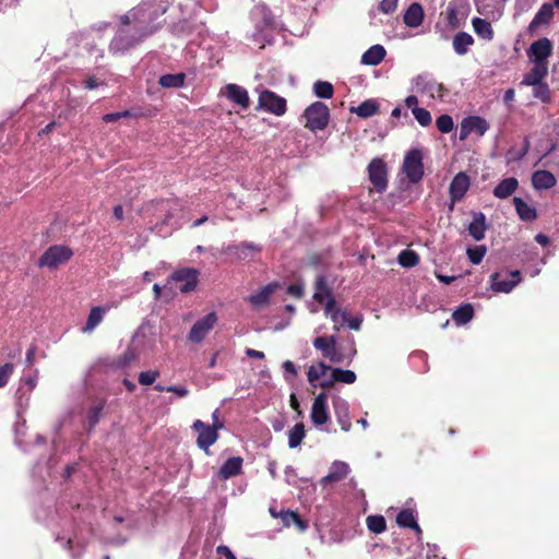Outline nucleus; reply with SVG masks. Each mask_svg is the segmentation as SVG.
<instances>
[{"mask_svg":"<svg viewBox=\"0 0 559 559\" xmlns=\"http://www.w3.org/2000/svg\"><path fill=\"white\" fill-rule=\"evenodd\" d=\"M532 86H533V96L535 98L542 100L545 104L550 102V99H551L550 90H549V86L547 83L540 82L537 85H532Z\"/></svg>","mask_w":559,"mask_h":559,"instance_id":"obj_49","label":"nucleus"},{"mask_svg":"<svg viewBox=\"0 0 559 559\" xmlns=\"http://www.w3.org/2000/svg\"><path fill=\"white\" fill-rule=\"evenodd\" d=\"M198 274L199 272L194 269L190 267H183L180 270L175 271L170 275L171 282H182L183 284L180 286V292L182 293H189L194 290L198 284Z\"/></svg>","mask_w":559,"mask_h":559,"instance_id":"obj_13","label":"nucleus"},{"mask_svg":"<svg viewBox=\"0 0 559 559\" xmlns=\"http://www.w3.org/2000/svg\"><path fill=\"white\" fill-rule=\"evenodd\" d=\"M192 429L198 433V447L201 450H203L206 454H209L210 447L213 445L218 439L219 426H210L209 424H205L202 420L197 419L192 425Z\"/></svg>","mask_w":559,"mask_h":559,"instance_id":"obj_6","label":"nucleus"},{"mask_svg":"<svg viewBox=\"0 0 559 559\" xmlns=\"http://www.w3.org/2000/svg\"><path fill=\"white\" fill-rule=\"evenodd\" d=\"M519 187V181L514 177L501 180L493 189L492 193L497 199H507L512 195Z\"/></svg>","mask_w":559,"mask_h":559,"instance_id":"obj_30","label":"nucleus"},{"mask_svg":"<svg viewBox=\"0 0 559 559\" xmlns=\"http://www.w3.org/2000/svg\"><path fill=\"white\" fill-rule=\"evenodd\" d=\"M362 321H364V318L361 314L355 316L353 318L348 314L345 324H347V326L350 330L359 331L361 328Z\"/></svg>","mask_w":559,"mask_h":559,"instance_id":"obj_61","label":"nucleus"},{"mask_svg":"<svg viewBox=\"0 0 559 559\" xmlns=\"http://www.w3.org/2000/svg\"><path fill=\"white\" fill-rule=\"evenodd\" d=\"M471 187V178L464 173H457L451 180L449 186V197L453 201H462Z\"/></svg>","mask_w":559,"mask_h":559,"instance_id":"obj_14","label":"nucleus"},{"mask_svg":"<svg viewBox=\"0 0 559 559\" xmlns=\"http://www.w3.org/2000/svg\"><path fill=\"white\" fill-rule=\"evenodd\" d=\"M13 373V365L4 364L0 367V388L8 384L11 374Z\"/></svg>","mask_w":559,"mask_h":559,"instance_id":"obj_55","label":"nucleus"},{"mask_svg":"<svg viewBox=\"0 0 559 559\" xmlns=\"http://www.w3.org/2000/svg\"><path fill=\"white\" fill-rule=\"evenodd\" d=\"M473 27L477 36L480 38L491 40L493 37V29L491 24L480 17H474L472 21Z\"/></svg>","mask_w":559,"mask_h":559,"instance_id":"obj_39","label":"nucleus"},{"mask_svg":"<svg viewBox=\"0 0 559 559\" xmlns=\"http://www.w3.org/2000/svg\"><path fill=\"white\" fill-rule=\"evenodd\" d=\"M106 309L103 307H93L83 328L84 332H92L104 319Z\"/></svg>","mask_w":559,"mask_h":559,"instance_id":"obj_40","label":"nucleus"},{"mask_svg":"<svg viewBox=\"0 0 559 559\" xmlns=\"http://www.w3.org/2000/svg\"><path fill=\"white\" fill-rule=\"evenodd\" d=\"M368 177L379 193H382L386 190L388 167L383 159L377 157L369 163Z\"/></svg>","mask_w":559,"mask_h":559,"instance_id":"obj_8","label":"nucleus"},{"mask_svg":"<svg viewBox=\"0 0 559 559\" xmlns=\"http://www.w3.org/2000/svg\"><path fill=\"white\" fill-rule=\"evenodd\" d=\"M397 2L399 0H382L379 10L384 14H390L396 10Z\"/></svg>","mask_w":559,"mask_h":559,"instance_id":"obj_57","label":"nucleus"},{"mask_svg":"<svg viewBox=\"0 0 559 559\" xmlns=\"http://www.w3.org/2000/svg\"><path fill=\"white\" fill-rule=\"evenodd\" d=\"M333 408L337 423L343 431L348 432L352 427L349 405L344 399L336 396L333 400Z\"/></svg>","mask_w":559,"mask_h":559,"instance_id":"obj_17","label":"nucleus"},{"mask_svg":"<svg viewBox=\"0 0 559 559\" xmlns=\"http://www.w3.org/2000/svg\"><path fill=\"white\" fill-rule=\"evenodd\" d=\"M331 369H332V367H330L329 365H326L322 361L318 362L317 365L310 366L308 369V372H307L309 383L312 386L319 385V383H317V381L320 378L324 377L328 371H331Z\"/></svg>","mask_w":559,"mask_h":559,"instance_id":"obj_37","label":"nucleus"},{"mask_svg":"<svg viewBox=\"0 0 559 559\" xmlns=\"http://www.w3.org/2000/svg\"><path fill=\"white\" fill-rule=\"evenodd\" d=\"M313 92L317 97L329 99L333 96L334 88L330 82L326 81H317L313 84Z\"/></svg>","mask_w":559,"mask_h":559,"instance_id":"obj_45","label":"nucleus"},{"mask_svg":"<svg viewBox=\"0 0 559 559\" xmlns=\"http://www.w3.org/2000/svg\"><path fill=\"white\" fill-rule=\"evenodd\" d=\"M140 16V9L138 10V12H134L132 14L122 15L120 19V22L123 25L122 27L133 26L135 23H138Z\"/></svg>","mask_w":559,"mask_h":559,"instance_id":"obj_58","label":"nucleus"},{"mask_svg":"<svg viewBox=\"0 0 559 559\" xmlns=\"http://www.w3.org/2000/svg\"><path fill=\"white\" fill-rule=\"evenodd\" d=\"M102 85H104V82L96 76H90L83 81V86L86 90H94Z\"/></svg>","mask_w":559,"mask_h":559,"instance_id":"obj_63","label":"nucleus"},{"mask_svg":"<svg viewBox=\"0 0 559 559\" xmlns=\"http://www.w3.org/2000/svg\"><path fill=\"white\" fill-rule=\"evenodd\" d=\"M551 53L552 43L546 37L533 41L527 49L528 59L533 63L537 64L543 63L548 66V58L551 56Z\"/></svg>","mask_w":559,"mask_h":559,"instance_id":"obj_11","label":"nucleus"},{"mask_svg":"<svg viewBox=\"0 0 559 559\" xmlns=\"http://www.w3.org/2000/svg\"><path fill=\"white\" fill-rule=\"evenodd\" d=\"M386 51L382 45H373L361 56V63L366 66H378L385 57Z\"/></svg>","mask_w":559,"mask_h":559,"instance_id":"obj_32","label":"nucleus"},{"mask_svg":"<svg viewBox=\"0 0 559 559\" xmlns=\"http://www.w3.org/2000/svg\"><path fill=\"white\" fill-rule=\"evenodd\" d=\"M243 460L240 456L229 457L219 468L218 476L222 479H229L241 473Z\"/></svg>","mask_w":559,"mask_h":559,"instance_id":"obj_26","label":"nucleus"},{"mask_svg":"<svg viewBox=\"0 0 559 559\" xmlns=\"http://www.w3.org/2000/svg\"><path fill=\"white\" fill-rule=\"evenodd\" d=\"M280 515H281L284 526H286V527H289L290 525L294 524L293 521H296V512H294V511H289V510L281 511Z\"/></svg>","mask_w":559,"mask_h":559,"instance_id":"obj_62","label":"nucleus"},{"mask_svg":"<svg viewBox=\"0 0 559 559\" xmlns=\"http://www.w3.org/2000/svg\"><path fill=\"white\" fill-rule=\"evenodd\" d=\"M399 263L404 267L415 266L419 262V257L416 252L412 250H403L399 254Z\"/></svg>","mask_w":559,"mask_h":559,"instance_id":"obj_48","label":"nucleus"},{"mask_svg":"<svg viewBox=\"0 0 559 559\" xmlns=\"http://www.w3.org/2000/svg\"><path fill=\"white\" fill-rule=\"evenodd\" d=\"M447 17H448V23L451 26H453V27H457L459 26L457 10L451 3L447 8Z\"/></svg>","mask_w":559,"mask_h":559,"instance_id":"obj_60","label":"nucleus"},{"mask_svg":"<svg viewBox=\"0 0 559 559\" xmlns=\"http://www.w3.org/2000/svg\"><path fill=\"white\" fill-rule=\"evenodd\" d=\"M413 116L421 127H428L432 122L431 114L425 108L415 109Z\"/></svg>","mask_w":559,"mask_h":559,"instance_id":"obj_51","label":"nucleus"},{"mask_svg":"<svg viewBox=\"0 0 559 559\" xmlns=\"http://www.w3.org/2000/svg\"><path fill=\"white\" fill-rule=\"evenodd\" d=\"M278 282H272L262 287L258 293L252 294L248 297V301L253 307H263L269 305L270 297L280 287Z\"/></svg>","mask_w":559,"mask_h":559,"instance_id":"obj_23","label":"nucleus"},{"mask_svg":"<svg viewBox=\"0 0 559 559\" xmlns=\"http://www.w3.org/2000/svg\"><path fill=\"white\" fill-rule=\"evenodd\" d=\"M166 12L164 5L152 9L151 4H143L140 8L141 16L133 26L121 27L112 38L109 50L114 53H123L140 44L145 37L152 35L156 31V26L152 25L160 15Z\"/></svg>","mask_w":559,"mask_h":559,"instance_id":"obj_1","label":"nucleus"},{"mask_svg":"<svg viewBox=\"0 0 559 559\" xmlns=\"http://www.w3.org/2000/svg\"><path fill=\"white\" fill-rule=\"evenodd\" d=\"M547 75L548 66L534 63L533 68L524 75L522 84L528 86L537 85L538 83L544 82Z\"/></svg>","mask_w":559,"mask_h":559,"instance_id":"obj_29","label":"nucleus"},{"mask_svg":"<svg viewBox=\"0 0 559 559\" xmlns=\"http://www.w3.org/2000/svg\"><path fill=\"white\" fill-rule=\"evenodd\" d=\"M396 523L401 527L414 530L418 535L421 534V530L415 516V511L412 509L402 510L396 516Z\"/></svg>","mask_w":559,"mask_h":559,"instance_id":"obj_34","label":"nucleus"},{"mask_svg":"<svg viewBox=\"0 0 559 559\" xmlns=\"http://www.w3.org/2000/svg\"><path fill=\"white\" fill-rule=\"evenodd\" d=\"M403 173L412 183H418L424 177L423 153L419 148L409 150L403 160Z\"/></svg>","mask_w":559,"mask_h":559,"instance_id":"obj_4","label":"nucleus"},{"mask_svg":"<svg viewBox=\"0 0 559 559\" xmlns=\"http://www.w3.org/2000/svg\"><path fill=\"white\" fill-rule=\"evenodd\" d=\"M532 183L536 190L550 189L556 185V178L548 170H536L533 173Z\"/></svg>","mask_w":559,"mask_h":559,"instance_id":"obj_31","label":"nucleus"},{"mask_svg":"<svg viewBox=\"0 0 559 559\" xmlns=\"http://www.w3.org/2000/svg\"><path fill=\"white\" fill-rule=\"evenodd\" d=\"M259 108L276 116H282L286 111V99L265 90L259 95Z\"/></svg>","mask_w":559,"mask_h":559,"instance_id":"obj_10","label":"nucleus"},{"mask_svg":"<svg viewBox=\"0 0 559 559\" xmlns=\"http://www.w3.org/2000/svg\"><path fill=\"white\" fill-rule=\"evenodd\" d=\"M218 321L216 312L212 311L199 319L191 328L188 340L192 343H201L207 334L214 329Z\"/></svg>","mask_w":559,"mask_h":559,"instance_id":"obj_7","label":"nucleus"},{"mask_svg":"<svg viewBox=\"0 0 559 559\" xmlns=\"http://www.w3.org/2000/svg\"><path fill=\"white\" fill-rule=\"evenodd\" d=\"M474 308L471 304H462L452 314L457 325H464L472 320Z\"/></svg>","mask_w":559,"mask_h":559,"instance_id":"obj_38","label":"nucleus"},{"mask_svg":"<svg viewBox=\"0 0 559 559\" xmlns=\"http://www.w3.org/2000/svg\"><path fill=\"white\" fill-rule=\"evenodd\" d=\"M531 147L530 140L527 138L524 139L523 147L521 150L510 148L506 154L507 164L516 163L524 158V156L528 153Z\"/></svg>","mask_w":559,"mask_h":559,"instance_id":"obj_44","label":"nucleus"},{"mask_svg":"<svg viewBox=\"0 0 559 559\" xmlns=\"http://www.w3.org/2000/svg\"><path fill=\"white\" fill-rule=\"evenodd\" d=\"M513 204L519 217L524 222H532L537 217L536 209L521 198H513Z\"/></svg>","mask_w":559,"mask_h":559,"instance_id":"obj_33","label":"nucleus"},{"mask_svg":"<svg viewBox=\"0 0 559 559\" xmlns=\"http://www.w3.org/2000/svg\"><path fill=\"white\" fill-rule=\"evenodd\" d=\"M350 472L349 465L344 461H334L330 468L328 475L321 478V485L325 486L329 483H337L344 479Z\"/></svg>","mask_w":559,"mask_h":559,"instance_id":"obj_21","label":"nucleus"},{"mask_svg":"<svg viewBox=\"0 0 559 559\" xmlns=\"http://www.w3.org/2000/svg\"><path fill=\"white\" fill-rule=\"evenodd\" d=\"M552 17L554 5L549 2L544 3L528 24L527 32L534 34L540 26L548 25Z\"/></svg>","mask_w":559,"mask_h":559,"instance_id":"obj_18","label":"nucleus"},{"mask_svg":"<svg viewBox=\"0 0 559 559\" xmlns=\"http://www.w3.org/2000/svg\"><path fill=\"white\" fill-rule=\"evenodd\" d=\"M367 527L374 534H380L385 531L386 523L382 515H369L367 518Z\"/></svg>","mask_w":559,"mask_h":559,"instance_id":"obj_46","label":"nucleus"},{"mask_svg":"<svg viewBox=\"0 0 559 559\" xmlns=\"http://www.w3.org/2000/svg\"><path fill=\"white\" fill-rule=\"evenodd\" d=\"M472 222L468 225V234L475 241H480L485 238L487 230L486 216L483 212H472Z\"/></svg>","mask_w":559,"mask_h":559,"instance_id":"obj_22","label":"nucleus"},{"mask_svg":"<svg viewBox=\"0 0 559 559\" xmlns=\"http://www.w3.org/2000/svg\"><path fill=\"white\" fill-rule=\"evenodd\" d=\"M313 299L324 306L326 300L334 299L324 275H318L316 278Z\"/></svg>","mask_w":559,"mask_h":559,"instance_id":"obj_27","label":"nucleus"},{"mask_svg":"<svg viewBox=\"0 0 559 559\" xmlns=\"http://www.w3.org/2000/svg\"><path fill=\"white\" fill-rule=\"evenodd\" d=\"M306 437L305 426L298 423L288 431V445L290 449L297 448Z\"/></svg>","mask_w":559,"mask_h":559,"instance_id":"obj_42","label":"nucleus"},{"mask_svg":"<svg viewBox=\"0 0 559 559\" xmlns=\"http://www.w3.org/2000/svg\"><path fill=\"white\" fill-rule=\"evenodd\" d=\"M73 255V251L62 245L49 247L39 258L38 265L40 267L56 269L68 262Z\"/></svg>","mask_w":559,"mask_h":559,"instance_id":"obj_5","label":"nucleus"},{"mask_svg":"<svg viewBox=\"0 0 559 559\" xmlns=\"http://www.w3.org/2000/svg\"><path fill=\"white\" fill-rule=\"evenodd\" d=\"M224 94L230 102L237 104L242 109H247L249 107V95L247 90L242 86L229 83L224 87Z\"/></svg>","mask_w":559,"mask_h":559,"instance_id":"obj_19","label":"nucleus"},{"mask_svg":"<svg viewBox=\"0 0 559 559\" xmlns=\"http://www.w3.org/2000/svg\"><path fill=\"white\" fill-rule=\"evenodd\" d=\"M282 367H283L286 380H290L292 378L297 376V369L293 361L286 360L283 362Z\"/></svg>","mask_w":559,"mask_h":559,"instance_id":"obj_59","label":"nucleus"},{"mask_svg":"<svg viewBox=\"0 0 559 559\" xmlns=\"http://www.w3.org/2000/svg\"><path fill=\"white\" fill-rule=\"evenodd\" d=\"M403 21L405 25L412 28L420 26L424 21L423 7L417 2L412 3L405 11Z\"/></svg>","mask_w":559,"mask_h":559,"instance_id":"obj_28","label":"nucleus"},{"mask_svg":"<svg viewBox=\"0 0 559 559\" xmlns=\"http://www.w3.org/2000/svg\"><path fill=\"white\" fill-rule=\"evenodd\" d=\"M306 127L311 131L323 130L330 120V110L322 102H314L308 106L304 112Z\"/></svg>","mask_w":559,"mask_h":559,"instance_id":"obj_3","label":"nucleus"},{"mask_svg":"<svg viewBox=\"0 0 559 559\" xmlns=\"http://www.w3.org/2000/svg\"><path fill=\"white\" fill-rule=\"evenodd\" d=\"M225 251L235 255L240 261H249L257 252L261 251V247L253 242L243 241L239 245H229Z\"/></svg>","mask_w":559,"mask_h":559,"instance_id":"obj_16","label":"nucleus"},{"mask_svg":"<svg viewBox=\"0 0 559 559\" xmlns=\"http://www.w3.org/2000/svg\"><path fill=\"white\" fill-rule=\"evenodd\" d=\"M436 126L441 133H450L454 128V122L452 117L445 114L437 118Z\"/></svg>","mask_w":559,"mask_h":559,"instance_id":"obj_50","label":"nucleus"},{"mask_svg":"<svg viewBox=\"0 0 559 559\" xmlns=\"http://www.w3.org/2000/svg\"><path fill=\"white\" fill-rule=\"evenodd\" d=\"M324 312L334 323V330L340 331V329L345 325L348 312L342 310L336 307L335 299L326 300Z\"/></svg>","mask_w":559,"mask_h":559,"instance_id":"obj_24","label":"nucleus"},{"mask_svg":"<svg viewBox=\"0 0 559 559\" xmlns=\"http://www.w3.org/2000/svg\"><path fill=\"white\" fill-rule=\"evenodd\" d=\"M158 377L159 372L157 370L142 371L139 374V382L142 385H150L153 384Z\"/></svg>","mask_w":559,"mask_h":559,"instance_id":"obj_53","label":"nucleus"},{"mask_svg":"<svg viewBox=\"0 0 559 559\" xmlns=\"http://www.w3.org/2000/svg\"><path fill=\"white\" fill-rule=\"evenodd\" d=\"M216 552L219 556L225 557L226 559H237L236 556L234 555V552L229 549V547H227L225 545H219L216 548Z\"/></svg>","mask_w":559,"mask_h":559,"instance_id":"obj_64","label":"nucleus"},{"mask_svg":"<svg viewBox=\"0 0 559 559\" xmlns=\"http://www.w3.org/2000/svg\"><path fill=\"white\" fill-rule=\"evenodd\" d=\"M507 0H475V5L479 14L485 16H500L503 3Z\"/></svg>","mask_w":559,"mask_h":559,"instance_id":"obj_25","label":"nucleus"},{"mask_svg":"<svg viewBox=\"0 0 559 559\" xmlns=\"http://www.w3.org/2000/svg\"><path fill=\"white\" fill-rule=\"evenodd\" d=\"M521 280V272L518 270L508 273L506 278H502L501 273L495 272L490 275V287L496 293L509 294L520 284Z\"/></svg>","mask_w":559,"mask_h":559,"instance_id":"obj_9","label":"nucleus"},{"mask_svg":"<svg viewBox=\"0 0 559 559\" xmlns=\"http://www.w3.org/2000/svg\"><path fill=\"white\" fill-rule=\"evenodd\" d=\"M411 84V90L413 92L420 95H427L431 99H441L445 92L443 84L437 82L430 73L418 74L412 80Z\"/></svg>","mask_w":559,"mask_h":559,"instance_id":"obj_2","label":"nucleus"},{"mask_svg":"<svg viewBox=\"0 0 559 559\" xmlns=\"http://www.w3.org/2000/svg\"><path fill=\"white\" fill-rule=\"evenodd\" d=\"M354 111L358 117L369 118L379 111V105L374 99H367L354 108Z\"/></svg>","mask_w":559,"mask_h":559,"instance_id":"obj_41","label":"nucleus"},{"mask_svg":"<svg viewBox=\"0 0 559 559\" xmlns=\"http://www.w3.org/2000/svg\"><path fill=\"white\" fill-rule=\"evenodd\" d=\"M452 44L454 51L463 56L468 51L469 46L474 44V38L468 33L460 32L453 37Z\"/></svg>","mask_w":559,"mask_h":559,"instance_id":"obj_35","label":"nucleus"},{"mask_svg":"<svg viewBox=\"0 0 559 559\" xmlns=\"http://www.w3.org/2000/svg\"><path fill=\"white\" fill-rule=\"evenodd\" d=\"M356 354L357 350L355 340L353 336H350L348 340V345L346 347H335L328 359L334 364H349Z\"/></svg>","mask_w":559,"mask_h":559,"instance_id":"obj_20","label":"nucleus"},{"mask_svg":"<svg viewBox=\"0 0 559 559\" xmlns=\"http://www.w3.org/2000/svg\"><path fill=\"white\" fill-rule=\"evenodd\" d=\"M311 421L316 426H321L329 420V412H328V396L325 393H319L311 407L310 413Z\"/></svg>","mask_w":559,"mask_h":559,"instance_id":"obj_15","label":"nucleus"},{"mask_svg":"<svg viewBox=\"0 0 559 559\" xmlns=\"http://www.w3.org/2000/svg\"><path fill=\"white\" fill-rule=\"evenodd\" d=\"M185 79L183 73L164 74L159 78L158 83L165 88H178L183 85Z\"/></svg>","mask_w":559,"mask_h":559,"instance_id":"obj_43","label":"nucleus"},{"mask_svg":"<svg viewBox=\"0 0 559 559\" xmlns=\"http://www.w3.org/2000/svg\"><path fill=\"white\" fill-rule=\"evenodd\" d=\"M331 372L334 373V380L346 384H352L356 381V373L352 370H344L341 368H332Z\"/></svg>","mask_w":559,"mask_h":559,"instance_id":"obj_47","label":"nucleus"},{"mask_svg":"<svg viewBox=\"0 0 559 559\" xmlns=\"http://www.w3.org/2000/svg\"><path fill=\"white\" fill-rule=\"evenodd\" d=\"M102 409H103L102 405H95L90 409L88 415H87V423H88L90 429L94 428L96 426V424L99 421Z\"/></svg>","mask_w":559,"mask_h":559,"instance_id":"obj_54","label":"nucleus"},{"mask_svg":"<svg viewBox=\"0 0 559 559\" xmlns=\"http://www.w3.org/2000/svg\"><path fill=\"white\" fill-rule=\"evenodd\" d=\"M489 129L488 122L479 116H471L463 119L460 130V139L465 140L471 133L484 135Z\"/></svg>","mask_w":559,"mask_h":559,"instance_id":"obj_12","label":"nucleus"},{"mask_svg":"<svg viewBox=\"0 0 559 559\" xmlns=\"http://www.w3.org/2000/svg\"><path fill=\"white\" fill-rule=\"evenodd\" d=\"M485 254H486V247H484V246H477V247L467 249L468 259L473 264H479L483 261Z\"/></svg>","mask_w":559,"mask_h":559,"instance_id":"obj_52","label":"nucleus"},{"mask_svg":"<svg viewBox=\"0 0 559 559\" xmlns=\"http://www.w3.org/2000/svg\"><path fill=\"white\" fill-rule=\"evenodd\" d=\"M131 116H132V114L130 110H123V111H119V112L105 114L102 119L104 122L110 123V122H116L121 118H129Z\"/></svg>","mask_w":559,"mask_h":559,"instance_id":"obj_56","label":"nucleus"},{"mask_svg":"<svg viewBox=\"0 0 559 559\" xmlns=\"http://www.w3.org/2000/svg\"><path fill=\"white\" fill-rule=\"evenodd\" d=\"M336 343L337 338L335 335H331L329 337L319 336L314 338L313 346L316 349L320 350L325 358H328L336 347Z\"/></svg>","mask_w":559,"mask_h":559,"instance_id":"obj_36","label":"nucleus"}]
</instances>
